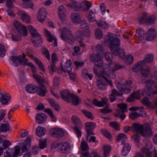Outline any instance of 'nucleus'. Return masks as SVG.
<instances>
[{
	"label": "nucleus",
	"instance_id": "de8ad7c7",
	"mask_svg": "<svg viewBox=\"0 0 157 157\" xmlns=\"http://www.w3.org/2000/svg\"><path fill=\"white\" fill-rule=\"evenodd\" d=\"M142 102L145 105L152 109L153 105L152 103L150 102L148 99L147 98H145L142 101Z\"/></svg>",
	"mask_w": 157,
	"mask_h": 157
},
{
	"label": "nucleus",
	"instance_id": "09e8293b",
	"mask_svg": "<svg viewBox=\"0 0 157 157\" xmlns=\"http://www.w3.org/2000/svg\"><path fill=\"white\" fill-rule=\"evenodd\" d=\"M82 112L88 118L91 120L94 119V117L92 113L87 110H82Z\"/></svg>",
	"mask_w": 157,
	"mask_h": 157
},
{
	"label": "nucleus",
	"instance_id": "58836bf2",
	"mask_svg": "<svg viewBox=\"0 0 157 157\" xmlns=\"http://www.w3.org/2000/svg\"><path fill=\"white\" fill-rule=\"evenodd\" d=\"M48 100L50 104L51 105L56 111L59 110L60 107L59 104L57 103L54 100L51 99H48Z\"/></svg>",
	"mask_w": 157,
	"mask_h": 157
},
{
	"label": "nucleus",
	"instance_id": "37998d69",
	"mask_svg": "<svg viewBox=\"0 0 157 157\" xmlns=\"http://www.w3.org/2000/svg\"><path fill=\"white\" fill-rule=\"evenodd\" d=\"M82 75V77L85 78H93V75L90 73H89L87 69H85L83 70Z\"/></svg>",
	"mask_w": 157,
	"mask_h": 157
},
{
	"label": "nucleus",
	"instance_id": "2f4dec72",
	"mask_svg": "<svg viewBox=\"0 0 157 157\" xmlns=\"http://www.w3.org/2000/svg\"><path fill=\"white\" fill-rule=\"evenodd\" d=\"M1 94L2 95L1 100L2 104L4 105H7L11 98L10 95L7 93H5L4 94H2L1 93Z\"/></svg>",
	"mask_w": 157,
	"mask_h": 157
},
{
	"label": "nucleus",
	"instance_id": "6e6d98bb",
	"mask_svg": "<svg viewBox=\"0 0 157 157\" xmlns=\"http://www.w3.org/2000/svg\"><path fill=\"white\" fill-rule=\"evenodd\" d=\"M16 81L18 87H21V86L25 85L26 83L25 79H17Z\"/></svg>",
	"mask_w": 157,
	"mask_h": 157
},
{
	"label": "nucleus",
	"instance_id": "c756f323",
	"mask_svg": "<svg viewBox=\"0 0 157 157\" xmlns=\"http://www.w3.org/2000/svg\"><path fill=\"white\" fill-rule=\"evenodd\" d=\"M71 119L72 123L75 126H77L80 128L82 127V124L78 117L75 116H73L71 117Z\"/></svg>",
	"mask_w": 157,
	"mask_h": 157
},
{
	"label": "nucleus",
	"instance_id": "8fccbe9b",
	"mask_svg": "<svg viewBox=\"0 0 157 157\" xmlns=\"http://www.w3.org/2000/svg\"><path fill=\"white\" fill-rule=\"evenodd\" d=\"M141 71L143 76L146 77L150 73V68L149 67H146L145 68H142Z\"/></svg>",
	"mask_w": 157,
	"mask_h": 157
},
{
	"label": "nucleus",
	"instance_id": "49530a36",
	"mask_svg": "<svg viewBox=\"0 0 157 157\" xmlns=\"http://www.w3.org/2000/svg\"><path fill=\"white\" fill-rule=\"evenodd\" d=\"M88 20L91 22H93L96 21L95 14L92 10H90L88 16Z\"/></svg>",
	"mask_w": 157,
	"mask_h": 157
},
{
	"label": "nucleus",
	"instance_id": "69168bd1",
	"mask_svg": "<svg viewBox=\"0 0 157 157\" xmlns=\"http://www.w3.org/2000/svg\"><path fill=\"white\" fill-rule=\"evenodd\" d=\"M142 152L143 154L146 156L151 157L152 156V153L147 149L144 148Z\"/></svg>",
	"mask_w": 157,
	"mask_h": 157
},
{
	"label": "nucleus",
	"instance_id": "9d476101",
	"mask_svg": "<svg viewBox=\"0 0 157 157\" xmlns=\"http://www.w3.org/2000/svg\"><path fill=\"white\" fill-rule=\"evenodd\" d=\"M117 106L120 108V110H117L116 111V113L115 114V116L116 117H120L122 120H123L126 117L125 114L122 113H123L126 111L128 112L127 106L126 104L124 103L119 104L117 105Z\"/></svg>",
	"mask_w": 157,
	"mask_h": 157
},
{
	"label": "nucleus",
	"instance_id": "72a5a7b5",
	"mask_svg": "<svg viewBox=\"0 0 157 157\" xmlns=\"http://www.w3.org/2000/svg\"><path fill=\"white\" fill-rule=\"evenodd\" d=\"M107 100H102L101 101H98L94 99L93 101V103L96 106L101 107L107 105Z\"/></svg>",
	"mask_w": 157,
	"mask_h": 157
},
{
	"label": "nucleus",
	"instance_id": "aec40b11",
	"mask_svg": "<svg viewBox=\"0 0 157 157\" xmlns=\"http://www.w3.org/2000/svg\"><path fill=\"white\" fill-rule=\"evenodd\" d=\"M36 122L38 124L45 122L47 119V116L44 113H37L35 117Z\"/></svg>",
	"mask_w": 157,
	"mask_h": 157
},
{
	"label": "nucleus",
	"instance_id": "e2e57ef3",
	"mask_svg": "<svg viewBox=\"0 0 157 157\" xmlns=\"http://www.w3.org/2000/svg\"><path fill=\"white\" fill-rule=\"evenodd\" d=\"M109 125L111 127L114 128L116 130L120 129L119 124L116 122H110Z\"/></svg>",
	"mask_w": 157,
	"mask_h": 157
},
{
	"label": "nucleus",
	"instance_id": "864d4df0",
	"mask_svg": "<svg viewBox=\"0 0 157 157\" xmlns=\"http://www.w3.org/2000/svg\"><path fill=\"white\" fill-rule=\"evenodd\" d=\"M105 57L106 61L109 63L111 62L113 59V56L111 53L109 52H106L105 54Z\"/></svg>",
	"mask_w": 157,
	"mask_h": 157
},
{
	"label": "nucleus",
	"instance_id": "4d7b16f0",
	"mask_svg": "<svg viewBox=\"0 0 157 157\" xmlns=\"http://www.w3.org/2000/svg\"><path fill=\"white\" fill-rule=\"evenodd\" d=\"M147 14L146 13L144 14L139 20V22L140 24H146Z\"/></svg>",
	"mask_w": 157,
	"mask_h": 157
},
{
	"label": "nucleus",
	"instance_id": "f03ea898",
	"mask_svg": "<svg viewBox=\"0 0 157 157\" xmlns=\"http://www.w3.org/2000/svg\"><path fill=\"white\" fill-rule=\"evenodd\" d=\"M108 37L105 43L109 46L114 56L118 55L121 59H124L125 57V53L120 48V40L115 34L110 33H108Z\"/></svg>",
	"mask_w": 157,
	"mask_h": 157
},
{
	"label": "nucleus",
	"instance_id": "423d86ee",
	"mask_svg": "<svg viewBox=\"0 0 157 157\" xmlns=\"http://www.w3.org/2000/svg\"><path fill=\"white\" fill-rule=\"evenodd\" d=\"M132 82L131 81H127L125 84H121L120 82L116 79L115 84L116 87L122 93H130L132 89L131 86Z\"/></svg>",
	"mask_w": 157,
	"mask_h": 157
},
{
	"label": "nucleus",
	"instance_id": "f8f14e48",
	"mask_svg": "<svg viewBox=\"0 0 157 157\" xmlns=\"http://www.w3.org/2000/svg\"><path fill=\"white\" fill-rule=\"evenodd\" d=\"M13 25L16 29L18 30V32L20 31L22 32V35L23 36H25L27 35L28 32L26 27L19 22L17 21L14 22Z\"/></svg>",
	"mask_w": 157,
	"mask_h": 157
},
{
	"label": "nucleus",
	"instance_id": "a211bd4d",
	"mask_svg": "<svg viewBox=\"0 0 157 157\" xmlns=\"http://www.w3.org/2000/svg\"><path fill=\"white\" fill-rule=\"evenodd\" d=\"M153 59V58L152 55H147L146 56L144 60L138 62V67L140 66L143 67L146 63H149L152 62Z\"/></svg>",
	"mask_w": 157,
	"mask_h": 157
},
{
	"label": "nucleus",
	"instance_id": "3c124183",
	"mask_svg": "<svg viewBox=\"0 0 157 157\" xmlns=\"http://www.w3.org/2000/svg\"><path fill=\"white\" fill-rule=\"evenodd\" d=\"M97 23L98 26L102 29H104L107 26V23L105 21H97Z\"/></svg>",
	"mask_w": 157,
	"mask_h": 157
},
{
	"label": "nucleus",
	"instance_id": "9b49d317",
	"mask_svg": "<svg viewBox=\"0 0 157 157\" xmlns=\"http://www.w3.org/2000/svg\"><path fill=\"white\" fill-rule=\"evenodd\" d=\"M107 84H109L110 86H112L111 79H98L97 85L100 90H104Z\"/></svg>",
	"mask_w": 157,
	"mask_h": 157
},
{
	"label": "nucleus",
	"instance_id": "bb28decb",
	"mask_svg": "<svg viewBox=\"0 0 157 157\" xmlns=\"http://www.w3.org/2000/svg\"><path fill=\"white\" fill-rule=\"evenodd\" d=\"M21 14L20 18L23 21L27 23H29L31 21L30 17L24 11H21L19 13Z\"/></svg>",
	"mask_w": 157,
	"mask_h": 157
},
{
	"label": "nucleus",
	"instance_id": "b1692460",
	"mask_svg": "<svg viewBox=\"0 0 157 157\" xmlns=\"http://www.w3.org/2000/svg\"><path fill=\"white\" fill-rule=\"evenodd\" d=\"M123 131L125 133H127L130 131H132L133 132L137 133V124L133 123L132 127L127 126L124 127L123 129Z\"/></svg>",
	"mask_w": 157,
	"mask_h": 157
},
{
	"label": "nucleus",
	"instance_id": "1a4fd4ad",
	"mask_svg": "<svg viewBox=\"0 0 157 157\" xmlns=\"http://www.w3.org/2000/svg\"><path fill=\"white\" fill-rule=\"evenodd\" d=\"M45 79H36V81L40 86L42 87H38L37 90L38 94L41 96H44L47 91L46 88L44 87L45 84H48V82L45 80Z\"/></svg>",
	"mask_w": 157,
	"mask_h": 157
},
{
	"label": "nucleus",
	"instance_id": "bf43d9fd",
	"mask_svg": "<svg viewBox=\"0 0 157 157\" xmlns=\"http://www.w3.org/2000/svg\"><path fill=\"white\" fill-rule=\"evenodd\" d=\"M155 17L153 16H151L149 17L147 16L146 24L148 25H151L154 23Z\"/></svg>",
	"mask_w": 157,
	"mask_h": 157
},
{
	"label": "nucleus",
	"instance_id": "7ed1b4c3",
	"mask_svg": "<svg viewBox=\"0 0 157 157\" xmlns=\"http://www.w3.org/2000/svg\"><path fill=\"white\" fill-rule=\"evenodd\" d=\"M84 28L82 31H79L77 32L76 34V40L80 44V47H84L86 46L85 44L83 43L82 41L84 38L87 37L90 35V32L88 27L87 26V24L86 21H84Z\"/></svg>",
	"mask_w": 157,
	"mask_h": 157
},
{
	"label": "nucleus",
	"instance_id": "c9c22d12",
	"mask_svg": "<svg viewBox=\"0 0 157 157\" xmlns=\"http://www.w3.org/2000/svg\"><path fill=\"white\" fill-rule=\"evenodd\" d=\"M112 93L110 95L109 98L110 101L112 102L114 101L116 99V96H122V94L119 93L116 90L113 89L112 90Z\"/></svg>",
	"mask_w": 157,
	"mask_h": 157
},
{
	"label": "nucleus",
	"instance_id": "052dcab7",
	"mask_svg": "<svg viewBox=\"0 0 157 157\" xmlns=\"http://www.w3.org/2000/svg\"><path fill=\"white\" fill-rule=\"evenodd\" d=\"M40 148L42 149L45 147L47 145V140L46 139L42 140L39 141Z\"/></svg>",
	"mask_w": 157,
	"mask_h": 157
},
{
	"label": "nucleus",
	"instance_id": "473e14b6",
	"mask_svg": "<svg viewBox=\"0 0 157 157\" xmlns=\"http://www.w3.org/2000/svg\"><path fill=\"white\" fill-rule=\"evenodd\" d=\"M71 101L69 103L71 102L72 104L75 105H77L81 102V100L77 96L72 94L70 98Z\"/></svg>",
	"mask_w": 157,
	"mask_h": 157
},
{
	"label": "nucleus",
	"instance_id": "0eeeda50",
	"mask_svg": "<svg viewBox=\"0 0 157 157\" xmlns=\"http://www.w3.org/2000/svg\"><path fill=\"white\" fill-rule=\"evenodd\" d=\"M25 55L22 54V55H20L16 56H14L10 57L9 60L10 63L13 66L18 67L19 64H21L24 66V63L26 59L25 58Z\"/></svg>",
	"mask_w": 157,
	"mask_h": 157
},
{
	"label": "nucleus",
	"instance_id": "4c0bfd02",
	"mask_svg": "<svg viewBox=\"0 0 157 157\" xmlns=\"http://www.w3.org/2000/svg\"><path fill=\"white\" fill-rule=\"evenodd\" d=\"M124 145L122 152L123 155L126 156L130 151L131 149V146L128 143H125Z\"/></svg>",
	"mask_w": 157,
	"mask_h": 157
},
{
	"label": "nucleus",
	"instance_id": "a878e982",
	"mask_svg": "<svg viewBox=\"0 0 157 157\" xmlns=\"http://www.w3.org/2000/svg\"><path fill=\"white\" fill-rule=\"evenodd\" d=\"M72 65L71 61V60H69L67 61L64 67H62V70L64 72H67L69 73L72 69Z\"/></svg>",
	"mask_w": 157,
	"mask_h": 157
},
{
	"label": "nucleus",
	"instance_id": "a18cd8bd",
	"mask_svg": "<svg viewBox=\"0 0 157 157\" xmlns=\"http://www.w3.org/2000/svg\"><path fill=\"white\" fill-rule=\"evenodd\" d=\"M137 98V92H132L129 97L127 99V101L128 102H131L134 101L135 99Z\"/></svg>",
	"mask_w": 157,
	"mask_h": 157
},
{
	"label": "nucleus",
	"instance_id": "cd10ccee",
	"mask_svg": "<svg viewBox=\"0 0 157 157\" xmlns=\"http://www.w3.org/2000/svg\"><path fill=\"white\" fill-rule=\"evenodd\" d=\"M129 110L132 111L129 114V117L132 120H134L137 117V113L136 111L137 110V107H132L130 108Z\"/></svg>",
	"mask_w": 157,
	"mask_h": 157
},
{
	"label": "nucleus",
	"instance_id": "f704fd0d",
	"mask_svg": "<svg viewBox=\"0 0 157 157\" xmlns=\"http://www.w3.org/2000/svg\"><path fill=\"white\" fill-rule=\"evenodd\" d=\"M128 139L127 137L125 134L121 133L117 137V140L118 142H121L122 145H124Z\"/></svg>",
	"mask_w": 157,
	"mask_h": 157
},
{
	"label": "nucleus",
	"instance_id": "20e7f679",
	"mask_svg": "<svg viewBox=\"0 0 157 157\" xmlns=\"http://www.w3.org/2000/svg\"><path fill=\"white\" fill-rule=\"evenodd\" d=\"M27 28L33 38L32 39V41L33 44L36 47L41 46L42 44L41 36L32 26L28 25Z\"/></svg>",
	"mask_w": 157,
	"mask_h": 157
},
{
	"label": "nucleus",
	"instance_id": "603ef678",
	"mask_svg": "<svg viewBox=\"0 0 157 157\" xmlns=\"http://www.w3.org/2000/svg\"><path fill=\"white\" fill-rule=\"evenodd\" d=\"M9 126L8 123L1 124L0 127V132L7 131L9 129Z\"/></svg>",
	"mask_w": 157,
	"mask_h": 157
},
{
	"label": "nucleus",
	"instance_id": "4be33fe9",
	"mask_svg": "<svg viewBox=\"0 0 157 157\" xmlns=\"http://www.w3.org/2000/svg\"><path fill=\"white\" fill-rule=\"evenodd\" d=\"M26 91L29 93H33L37 91L38 87L36 85L30 84L27 85L25 87Z\"/></svg>",
	"mask_w": 157,
	"mask_h": 157
},
{
	"label": "nucleus",
	"instance_id": "5701e85b",
	"mask_svg": "<svg viewBox=\"0 0 157 157\" xmlns=\"http://www.w3.org/2000/svg\"><path fill=\"white\" fill-rule=\"evenodd\" d=\"M87 134L89 135L91 134V132L96 126L95 124L93 122H87L85 124Z\"/></svg>",
	"mask_w": 157,
	"mask_h": 157
},
{
	"label": "nucleus",
	"instance_id": "39448f33",
	"mask_svg": "<svg viewBox=\"0 0 157 157\" xmlns=\"http://www.w3.org/2000/svg\"><path fill=\"white\" fill-rule=\"evenodd\" d=\"M61 38L65 42L72 44L75 41L74 37L71 30L65 27L60 29Z\"/></svg>",
	"mask_w": 157,
	"mask_h": 157
},
{
	"label": "nucleus",
	"instance_id": "0e129e2a",
	"mask_svg": "<svg viewBox=\"0 0 157 157\" xmlns=\"http://www.w3.org/2000/svg\"><path fill=\"white\" fill-rule=\"evenodd\" d=\"M95 37L98 39H100L102 36V32L100 29H97L95 31Z\"/></svg>",
	"mask_w": 157,
	"mask_h": 157
},
{
	"label": "nucleus",
	"instance_id": "a19ab883",
	"mask_svg": "<svg viewBox=\"0 0 157 157\" xmlns=\"http://www.w3.org/2000/svg\"><path fill=\"white\" fill-rule=\"evenodd\" d=\"M44 111L46 112L50 117L52 121V122H55L56 121V116L54 114L51 109L49 108L45 109H44Z\"/></svg>",
	"mask_w": 157,
	"mask_h": 157
},
{
	"label": "nucleus",
	"instance_id": "4468645a",
	"mask_svg": "<svg viewBox=\"0 0 157 157\" xmlns=\"http://www.w3.org/2000/svg\"><path fill=\"white\" fill-rule=\"evenodd\" d=\"M67 6L69 8L76 10L82 11V2H79L75 0H73L71 3H68Z\"/></svg>",
	"mask_w": 157,
	"mask_h": 157
},
{
	"label": "nucleus",
	"instance_id": "f3484780",
	"mask_svg": "<svg viewBox=\"0 0 157 157\" xmlns=\"http://www.w3.org/2000/svg\"><path fill=\"white\" fill-rule=\"evenodd\" d=\"M60 94L62 99L68 103L70 102V98L72 94H71L69 90H63L60 92Z\"/></svg>",
	"mask_w": 157,
	"mask_h": 157
},
{
	"label": "nucleus",
	"instance_id": "6ab92c4d",
	"mask_svg": "<svg viewBox=\"0 0 157 157\" xmlns=\"http://www.w3.org/2000/svg\"><path fill=\"white\" fill-rule=\"evenodd\" d=\"M59 144V145L61 146L60 149L62 153L67 154L69 153V151L71 147L70 144L66 142L61 143Z\"/></svg>",
	"mask_w": 157,
	"mask_h": 157
},
{
	"label": "nucleus",
	"instance_id": "338daca9",
	"mask_svg": "<svg viewBox=\"0 0 157 157\" xmlns=\"http://www.w3.org/2000/svg\"><path fill=\"white\" fill-rule=\"evenodd\" d=\"M110 151V147L107 145L104 146L103 147V151L104 156L106 157L109 154Z\"/></svg>",
	"mask_w": 157,
	"mask_h": 157
},
{
	"label": "nucleus",
	"instance_id": "e433bc0d",
	"mask_svg": "<svg viewBox=\"0 0 157 157\" xmlns=\"http://www.w3.org/2000/svg\"><path fill=\"white\" fill-rule=\"evenodd\" d=\"M82 11H87L89 10L91 6V3L87 0H85L82 2Z\"/></svg>",
	"mask_w": 157,
	"mask_h": 157
},
{
	"label": "nucleus",
	"instance_id": "c85d7f7f",
	"mask_svg": "<svg viewBox=\"0 0 157 157\" xmlns=\"http://www.w3.org/2000/svg\"><path fill=\"white\" fill-rule=\"evenodd\" d=\"M157 87V83L155 82H152L151 86H147L148 91L149 94H157V90L156 91Z\"/></svg>",
	"mask_w": 157,
	"mask_h": 157
},
{
	"label": "nucleus",
	"instance_id": "774afa93",
	"mask_svg": "<svg viewBox=\"0 0 157 157\" xmlns=\"http://www.w3.org/2000/svg\"><path fill=\"white\" fill-rule=\"evenodd\" d=\"M21 34H18L15 33L14 34H13L11 37V39L13 41H17L21 39Z\"/></svg>",
	"mask_w": 157,
	"mask_h": 157
},
{
	"label": "nucleus",
	"instance_id": "ddd939ff",
	"mask_svg": "<svg viewBox=\"0 0 157 157\" xmlns=\"http://www.w3.org/2000/svg\"><path fill=\"white\" fill-rule=\"evenodd\" d=\"M47 17V13L46 10L44 8H41L40 9L37 15L38 21L40 22H44Z\"/></svg>",
	"mask_w": 157,
	"mask_h": 157
},
{
	"label": "nucleus",
	"instance_id": "f257e3e1",
	"mask_svg": "<svg viewBox=\"0 0 157 157\" xmlns=\"http://www.w3.org/2000/svg\"><path fill=\"white\" fill-rule=\"evenodd\" d=\"M96 49L99 53H101L97 54H92L90 56V59L95 64L94 67L95 73L97 77L100 78H114L115 76V71L122 68L123 67L120 64L112 63L109 65L105 64L103 66L102 71H100L103 64L102 59L103 48L101 44H98L96 46Z\"/></svg>",
	"mask_w": 157,
	"mask_h": 157
},
{
	"label": "nucleus",
	"instance_id": "393cba45",
	"mask_svg": "<svg viewBox=\"0 0 157 157\" xmlns=\"http://www.w3.org/2000/svg\"><path fill=\"white\" fill-rule=\"evenodd\" d=\"M44 33L46 35V36L47 38L48 41L49 42H51L53 40H54L53 45L54 47L57 46V44L56 39L54 38L53 36L52 35L48 30L45 29L44 31Z\"/></svg>",
	"mask_w": 157,
	"mask_h": 157
},
{
	"label": "nucleus",
	"instance_id": "412c9836",
	"mask_svg": "<svg viewBox=\"0 0 157 157\" xmlns=\"http://www.w3.org/2000/svg\"><path fill=\"white\" fill-rule=\"evenodd\" d=\"M64 134V132L62 129L56 128L53 130L52 135L54 137L59 138L63 136Z\"/></svg>",
	"mask_w": 157,
	"mask_h": 157
},
{
	"label": "nucleus",
	"instance_id": "5fc2aeb1",
	"mask_svg": "<svg viewBox=\"0 0 157 157\" xmlns=\"http://www.w3.org/2000/svg\"><path fill=\"white\" fill-rule=\"evenodd\" d=\"M82 128H80L78 127L75 126L74 128V130L76 132L77 137L78 138H80L82 136V132L81 131Z\"/></svg>",
	"mask_w": 157,
	"mask_h": 157
},
{
	"label": "nucleus",
	"instance_id": "dca6fc26",
	"mask_svg": "<svg viewBox=\"0 0 157 157\" xmlns=\"http://www.w3.org/2000/svg\"><path fill=\"white\" fill-rule=\"evenodd\" d=\"M67 11L65 7L63 5L59 6L58 8V14L60 20L63 21L66 17Z\"/></svg>",
	"mask_w": 157,
	"mask_h": 157
},
{
	"label": "nucleus",
	"instance_id": "ea45409f",
	"mask_svg": "<svg viewBox=\"0 0 157 157\" xmlns=\"http://www.w3.org/2000/svg\"><path fill=\"white\" fill-rule=\"evenodd\" d=\"M24 66H28L30 67L31 68V71L33 73V75L34 77L36 78V75H34V73H35L36 71V68L35 66L31 62H28L27 59L25 60V61L24 62Z\"/></svg>",
	"mask_w": 157,
	"mask_h": 157
},
{
	"label": "nucleus",
	"instance_id": "79ce46f5",
	"mask_svg": "<svg viewBox=\"0 0 157 157\" xmlns=\"http://www.w3.org/2000/svg\"><path fill=\"white\" fill-rule=\"evenodd\" d=\"M45 129L42 127L38 126L36 129V134L39 137H41L44 135Z\"/></svg>",
	"mask_w": 157,
	"mask_h": 157
},
{
	"label": "nucleus",
	"instance_id": "680f3d73",
	"mask_svg": "<svg viewBox=\"0 0 157 157\" xmlns=\"http://www.w3.org/2000/svg\"><path fill=\"white\" fill-rule=\"evenodd\" d=\"M6 52V49L4 45L0 44V56L2 57L4 56Z\"/></svg>",
	"mask_w": 157,
	"mask_h": 157
},
{
	"label": "nucleus",
	"instance_id": "13d9d810",
	"mask_svg": "<svg viewBox=\"0 0 157 157\" xmlns=\"http://www.w3.org/2000/svg\"><path fill=\"white\" fill-rule=\"evenodd\" d=\"M82 151H87L89 149V146L87 143L84 141H82L80 146Z\"/></svg>",
	"mask_w": 157,
	"mask_h": 157
},
{
	"label": "nucleus",
	"instance_id": "c03bdc74",
	"mask_svg": "<svg viewBox=\"0 0 157 157\" xmlns=\"http://www.w3.org/2000/svg\"><path fill=\"white\" fill-rule=\"evenodd\" d=\"M35 63L38 65L40 69L43 72L45 71V68L42 63L38 58L34 57L33 58Z\"/></svg>",
	"mask_w": 157,
	"mask_h": 157
},
{
	"label": "nucleus",
	"instance_id": "2eb2a0df",
	"mask_svg": "<svg viewBox=\"0 0 157 157\" xmlns=\"http://www.w3.org/2000/svg\"><path fill=\"white\" fill-rule=\"evenodd\" d=\"M157 33L155 30L151 28L147 31L146 35V40L148 41L153 40L156 37Z\"/></svg>",
	"mask_w": 157,
	"mask_h": 157
},
{
	"label": "nucleus",
	"instance_id": "7c9ffc66",
	"mask_svg": "<svg viewBox=\"0 0 157 157\" xmlns=\"http://www.w3.org/2000/svg\"><path fill=\"white\" fill-rule=\"evenodd\" d=\"M71 19L73 23L77 25L81 22V18L79 15L76 13H73L71 15Z\"/></svg>",
	"mask_w": 157,
	"mask_h": 157
},
{
	"label": "nucleus",
	"instance_id": "6e6552de",
	"mask_svg": "<svg viewBox=\"0 0 157 157\" xmlns=\"http://www.w3.org/2000/svg\"><path fill=\"white\" fill-rule=\"evenodd\" d=\"M138 134L140 133L143 136H148L152 134L150 126L148 124L142 125L138 124Z\"/></svg>",
	"mask_w": 157,
	"mask_h": 157
}]
</instances>
